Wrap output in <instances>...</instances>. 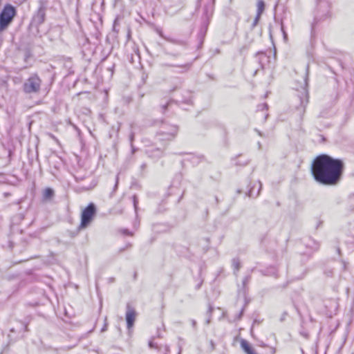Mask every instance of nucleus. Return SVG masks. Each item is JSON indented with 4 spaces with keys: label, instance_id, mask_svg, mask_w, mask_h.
Instances as JSON below:
<instances>
[{
    "label": "nucleus",
    "instance_id": "1",
    "mask_svg": "<svg viewBox=\"0 0 354 354\" xmlns=\"http://www.w3.org/2000/svg\"><path fill=\"white\" fill-rule=\"evenodd\" d=\"M344 165L339 158L321 154L313 161L310 171L314 180L320 185L335 186L340 182Z\"/></svg>",
    "mask_w": 354,
    "mask_h": 354
},
{
    "label": "nucleus",
    "instance_id": "2",
    "mask_svg": "<svg viewBox=\"0 0 354 354\" xmlns=\"http://www.w3.org/2000/svg\"><path fill=\"white\" fill-rule=\"evenodd\" d=\"M97 214V207L93 203H90L81 213L80 224L78 227L80 230L88 227Z\"/></svg>",
    "mask_w": 354,
    "mask_h": 354
},
{
    "label": "nucleus",
    "instance_id": "3",
    "mask_svg": "<svg viewBox=\"0 0 354 354\" xmlns=\"http://www.w3.org/2000/svg\"><path fill=\"white\" fill-rule=\"evenodd\" d=\"M17 14L16 8L11 4L7 3L0 13V32L6 30L12 23Z\"/></svg>",
    "mask_w": 354,
    "mask_h": 354
},
{
    "label": "nucleus",
    "instance_id": "4",
    "mask_svg": "<svg viewBox=\"0 0 354 354\" xmlns=\"http://www.w3.org/2000/svg\"><path fill=\"white\" fill-rule=\"evenodd\" d=\"M308 73L304 79V86L301 88V91H298L297 99L299 102V104H296L295 108L298 111V114L300 117L305 113L306 107L308 104Z\"/></svg>",
    "mask_w": 354,
    "mask_h": 354
},
{
    "label": "nucleus",
    "instance_id": "5",
    "mask_svg": "<svg viewBox=\"0 0 354 354\" xmlns=\"http://www.w3.org/2000/svg\"><path fill=\"white\" fill-rule=\"evenodd\" d=\"M41 80L37 74L30 75L23 85L26 93H38L41 88Z\"/></svg>",
    "mask_w": 354,
    "mask_h": 354
},
{
    "label": "nucleus",
    "instance_id": "6",
    "mask_svg": "<svg viewBox=\"0 0 354 354\" xmlns=\"http://www.w3.org/2000/svg\"><path fill=\"white\" fill-rule=\"evenodd\" d=\"M178 131L177 126L164 124L158 132L159 139L161 140H171L176 137Z\"/></svg>",
    "mask_w": 354,
    "mask_h": 354
},
{
    "label": "nucleus",
    "instance_id": "7",
    "mask_svg": "<svg viewBox=\"0 0 354 354\" xmlns=\"http://www.w3.org/2000/svg\"><path fill=\"white\" fill-rule=\"evenodd\" d=\"M136 316V312L135 309L133 308H132L129 304H127L125 318H126L127 328L129 330H130L133 327L134 322H135Z\"/></svg>",
    "mask_w": 354,
    "mask_h": 354
},
{
    "label": "nucleus",
    "instance_id": "8",
    "mask_svg": "<svg viewBox=\"0 0 354 354\" xmlns=\"http://www.w3.org/2000/svg\"><path fill=\"white\" fill-rule=\"evenodd\" d=\"M305 245L307 248H310L313 251H317L319 248V243L311 238H308L306 240Z\"/></svg>",
    "mask_w": 354,
    "mask_h": 354
},
{
    "label": "nucleus",
    "instance_id": "9",
    "mask_svg": "<svg viewBox=\"0 0 354 354\" xmlns=\"http://www.w3.org/2000/svg\"><path fill=\"white\" fill-rule=\"evenodd\" d=\"M241 346L246 354H257L251 345L245 339L241 341Z\"/></svg>",
    "mask_w": 354,
    "mask_h": 354
},
{
    "label": "nucleus",
    "instance_id": "10",
    "mask_svg": "<svg viewBox=\"0 0 354 354\" xmlns=\"http://www.w3.org/2000/svg\"><path fill=\"white\" fill-rule=\"evenodd\" d=\"M258 185H259V188L256 193L254 192V191H255L254 187H252L249 189L248 194L250 197L256 198L259 195L260 190L261 189V187H262V184L260 181H259Z\"/></svg>",
    "mask_w": 354,
    "mask_h": 354
},
{
    "label": "nucleus",
    "instance_id": "11",
    "mask_svg": "<svg viewBox=\"0 0 354 354\" xmlns=\"http://www.w3.org/2000/svg\"><path fill=\"white\" fill-rule=\"evenodd\" d=\"M54 196V190L51 188H46L44 191L43 198L45 200L51 199Z\"/></svg>",
    "mask_w": 354,
    "mask_h": 354
},
{
    "label": "nucleus",
    "instance_id": "12",
    "mask_svg": "<svg viewBox=\"0 0 354 354\" xmlns=\"http://www.w3.org/2000/svg\"><path fill=\"white\" fill-rule=\"evenodd\" d=\"M257 15L261 16L263 14L264 10H265V2L263 0H258L257 1Z\"/></svg>",
    "mask_w": 354,
    "mask_h": 354
},
{
    "label": "nucleus",
    "instance_id": "13",
    "mask_svg": "<svg viewBox=\"0 0 354 354\" xmlns=\"http://www.w3.org/2000/svg\"><path fill=\"white\" fill-rule=\"evenodd\" d=\"M45 15H46V13H45L44 8L42 7H40L37 11V17L39 18V22L40 24H41L44 21Z\"/></svg>",
    "mask_w": 354,
    "mask_h": 354
},
{
    "label": "nucleus",
    "instance_id": "14",
    "mask_svg": "<svg viewBox=\"0 0 354 354\" xmlns=\"http://www.w3.org/2000/svg\"><path fill=\"white\" fill-rule=\"evenodd\" d=\"M232 266L235 270V271H239V270L240 269V261L238 259H234L232 260Z\"/></svg>",
    "mask_w": 354,
    "mask_h": 354
},
{
    "label": "nucleus",
    "instance_id": "15",
    "mask_svg": "<svg viewBox=\"0 0 354 354\" xmlns=\"http://www.w3.org/2000/svg\"><path fill=\"white\" fill-rule=\"evenodd\" d=\"M165 40L169 41V42H171V43H173V44H180V45H183L185 43L182 41H180V40H176V39H171V38H165Z\"/></svg>",
    "mask_w": 354,
    "mask_h": 354
},
{
    "label": "nucleus",
    "instance_id": "16",
    "mask_svg": "<svg viewBox=\"0 0 354 354\" xmlns=\"http://www.w3.org/2000/svg\"><path fill=\"white\" fill-rule=\"evenodd\" d=\"M250 275H248L246 277H244L243 280V288L245 289V287H246V285L250 282Z\"/></svg>",
    "mask_w": 354,
    "mask_h": 354
},
{
    "label": "nucleus",
    "instance_id": "17",
    "mask_svg": "<svg viewBox=\"0 0 354 354\" xmlns=\"http://www.w3.org/2000/svg\"><path fill=\"white\" fill-rule=\"evenodd\" d=\"M261 16L256 15V17L252 24V29H253L259 23Z\"/></svg>",
    "mask_w": 354,
    "mask_h": 354
},
{
    "label": "nucleus",
    "instance_id": "18",
    "mask_svg": "<svg viewBox=\"0 0 354 354\" xmlns=\"http://www.w3.org/2000/svg\"><path fill=\"white\" fill-rule=\"evenodd\" d=\"M213 311V307L209 306V308H208V311H207V313L209 314V316L211 317V314ZM210 322V317H209L207 320H206V324H209Z\"/></svg>",
    "mask_w": 354,
    "mask_h": 354
},
{
    "label": "nucleus",
    "instance_id": "19",
    "mask_svg": "<svg viewBox=\"0 0 354 354\" xmlns=\"http://www.w3.org/2000/svg\"><path fill=\"white\" fill-rule=\"evenodd\" d=\"M133 206H134L135 210L136 212L138 201L137 197L136 196H133Z\"/></svg>",
    "mask_w": 354,
    "mask_h": 354
},
{
    "label": "nucleus",
    "instance_id": "20",
    "mask_svg": "<svg viewBox=\"0 0 354 354\" xmlns=\"http://www.w3.org/2000/svg\"><path fill=\"white\" fill-rule=\"evenodd\" d=\"M122 233L125 235H128V236H132L133 234L131 232H130L127 229H124V230H122Z\"/></svg>",
    "mask_w": 354,
    "mask_h": 354
},
{
    "label": "nucleus",
    "instance_id": "21",
    "mask_svg": "<svg viewBox=\"0 0 354 354\" xmlns=\"http://www.w3.org/2000/svg\"><path fill=\"white\" fill-rule=\"evenodd\" d=\"M281 31H282L283 35V38H284V39H287V34H286V32H285V30H284V29H283V24H281Z\"/></svg>",
    "mask_w": 354,
    "mask_h": 354
},
{
    "label": "nucleus",
    "instance_id": "22",
    "mask_svg": "<svg viewBox=\"0 0 354 354\" xmlns=\"http://www.w3.org/2000/svg\"><path fill=\"white\" fill-rule=\"evenodd\" d=\"M169 102H167L165 104H162V106H161V107H162V112H165V110H166V109H167V106H169Z\"/></svg>",
    "mask_w": 354,
    "mask_h": 354
},
{
    "label": "nucleus",
    "instance_id": "23",
    "mask_svg": "<svg viewBox=\"0 0 354 354\" xmlns=\"http://www.w3.org/2000/svg\"><path fill=\"white\" fill-rule=\"evenodd\" d=\"M149 346L151 348H156V346H155L154 343L152 341H150L149 342Z\"/></svg>",
    "mask_w": 354,
    "mask_h": 354
},
{
    "label": "nucleus",
    "instance_id": "24",
    "mask_svg": "<svg viewBox=\"0 0 354 354\" xmlns=\"http://www.w3.org/2000/svg\"><path fill=\"white\" fill-rule=\"evenodd\" d=\"M243 308L241 310V312L239 313V315H238V319H240L243 315Z\"/></svg>",
    "mask_w": 354,
    "mask_h": 354
},
{
    "label": "nucleus",
    "instance_id": "25",
    "mask_svg": "<svg viewBox=\"0 0 354 354\" xmlns=\"http://www.w3.org/2000/svg\"><path fill=\"white\" fill-rule=\"evenodd\" d=\"M192 325L194 328H196V322L194 319L191 320Z\"/></svg>",
    "mask_w": 354,
    "mask_h": 354
},
{
    "label": "nucleus",
    "instance_id": "26",
    "mask_svg": "<svg viewBox=\"0 0 354 354\" xmlns=\"http://www.w3.org/2000/svg\"><path fill=\"white\" fill-rule=\"evenodd\" d=\"M158 33H159V35H160L162 38H163L164 39H165V38H167V37H165V36L162 34V32L161 31H160Z\"/></svg>",
    "mask_w": 354,
    "mask_h": 354
},
{
    "label": "nucleus",
    "instance_id": "27",
    "mask_svg": "<svg viewBox=\"0 0 354 354\" xmlns=\"http://www.w3.org/2000/svg\"><path fill=\"white\" fill-rule=\"evenodd\" d=\"M210 344H211L212 350H214V342L212 340L210 341Z\"/></svg>",
    "mask_w": 354,
    "mask_h": 354
},
{
    "label": "nucleus",
    "instance_id": "28",
    "mask_svg": "<svg viewBox=\"0 0 354 354\" xmlns=\"http://www.w3.org/2000/svg\"><path fill=\"white\" fill-rule=\"evenodd\" d=\"M106 330V324L104 325V326L102 328V331H105Z\"/></svg>",
    "mask_w": 354,
    "mask_h": 354
},
{
    "label": "nucleus",
    "instance_id": "29",
    "mask_svg": "<svg viewBox=\"0 0 354 354\" xmlns=\"http://www.w3.org/2000/svg\"><path fill=\"white\" fill-rule=\"evenodd\" d=\"M118 187V180H116V183L115 184V186H114V190H115Z\"/></svg>",
    "mask_w": 354,
    "mask_h": 354
},
{
    "label": "nucleus",
    "instance_id": "30",
    "mask_svg": "<svg viewBox=\"0 0 354 354\" xmlns=\"http://www.w3.org/2000/svg\"><path fill=\"white\" fill-rule=\"evenodd\" d=\"M342 263H343L344 269H346V262L343 261V262H342Z\"/></svg>",
    "mask_w": 354,
    "mask_h": 354
},
{
    "label": "nucleus",
    "instance_id": "31",
    "mask_svg": "<svg viewBox=\"0 0 354 354\" xmlns=\"http://www.w3.org/2000/svg\"><path fill=\"white\" fill-rule=\"evenodd\" d=\"M23 327L24 328L25 330H27V326L26 325H23Z\"/></svg>",
    "mask_w": 354,
    "mask_h": 354
},
{
    "label": "nucleus",
    "instance_id": "32",
    "mask_svg": "<svg viewBox=\"0 0 354 354\" xmlns=\"http://www.w3.org/2000/svg\"><path fill=\"white\" fill-rule=\"evenodd\" d=\"M166 351H167V352H169V347H168V346H166Z\"/></svg>",
    "mask_w": 354,
    "mask_h": 354
},
{
    "label": "nucleus",
    "instance_id": "33",
    "mask_svg": "<svg viewBox=\"0 0 354 354\" xmlns=\"http://www.w3.org/2000/svg\"><path fill=\"white\" fill-rule=\"evenodd\" d=\"M337 251L338 254H340V249L339 248H337Z\"/></svg>",
    "mask_w": 354,
    "mask_h": 354
},
{
    "label": "nucleus",
    "instance_id": "34",
    "mask_svg": "<svg viewBox=\"0 0 354 354\" xmlns=\"http://www.w3.org/2000/svg\"><path fill=\"white\" fill-rule=\"evenodd\" d=\"M133 135H131V140H133Z\"/></svg>",
    "mask_w": 354,
    "mask_h": 354
},
{
    "label": "nucleus",
    "instance_id": "35",
    "mask_svg": "<svg viewBox=\"0 0 354 354\" xmlns=\"http://www.w3.org/2000/svg\"><path fill=\"white\" fill-rule=\"evenodd\" d=\"M145 167V164H143V165H142V167L143 168V167Z\"/></svg>",
    "mask_w": 354,
    "mask_h": 354
},
{
    "label": "nucleus",
    "instance_id": "36",
    "mask_svg": "<svg viewBox=\"0 0 354 354\" xmlns=\"http://www.w3.org/2000/svg\"><path fill=\"white\" fill-rule=\"evenodd\" d=\"M263 106H264L265 107H267V104H263Z\"/></svg>",
    "mask_w": 354,
    "mask_h": 354
}]
</instances>
